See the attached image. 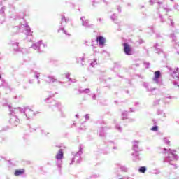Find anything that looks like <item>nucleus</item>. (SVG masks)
Wrapping results in <instances>:
<instances>
[{"mask_svg": "<svg viewBox=\"0 0 179 179\" xmlns=\"http://www.w3.org/2000/svg\"><path fill=\"white\" fill-rule=\"evenodd\" d=\"M124 52L126 55H132V48L127 43H123Z\"/></svg>", "mask_w": 179, "mask_h": 179, "instance_id": "nucleus-1", "label": "nucleus"}, {"mask_svg": "<svg viewBox=\"0 0 179 179\" xmlns=\"http://www.w3.org/2000/svg\"><path fill=\"white\" fill-rule=\"evenodd\" d=\"M96 41L99 43V45H104V44H106V38L103 36L98 37Z\"/></svg>", "mask_w": 179, "mask_h": 179, "instance_id": "nucleus-2", "label": "nucleus"}, {"mask_svg": "<svg viewBox=\"0 0 179 179\" xmlns=\"http://www.w3.org/2000/svg\"><path fill=\"white\" fill-rule=\"evenodd\" d=\"M25 170L24 169H17L15 170V173H14V175L15 176H23V174H24L25 173Z\"/></svg>", "mask_w": 179, "mask_h": 179, "instance_id": "nucleus-3", "label": "nucleus"}, {"mask_svg": "<svg viewBox=\"0 0 179 179\" xmlns=\"http://www.w3.org/2000/svg\"><path fill=\"white\" fill-rule=\"evenodd\" d=\"M64 157V152H62V150H59L58 151V153L56 155V159L57 160H62Z\"/></svg>", "mask_w": 179, "mask_h": 179, "instance_id": "nucleus-4", "label": "nucleus"}, {"mask_svg": "<svg viewBox=\"0 0 179 179\" xmlns=\"http://www.w3.org/2000/svg\"><path fill=\"white\" fill-rule=\"evenodd\" d=\"M155 74V80L159 79L160 78V71H157L154 73Z\"/></svg>", "mask_w": 179, "mask_h": 179, "instance_id": "nucleus-5", "label": "nucleus"}, {"mask_svg": "<svg viewBox=\"0 0 179 179\" xmlns=\"http://www.w3.org/2000/svg\"><path fill=\"white\" fill-rule=\"evenodd\" d=\"M138 171L139 173H145L146 172V167L145 166L140 167V169H138Z\"/></svg>", "mask_w": 179, "mask_h": 179, "instance_id": "nucleus-6", "label": "nucleus"}, {"mask_svg": "<svg viewBox=\"0 0 179 179\" xmlns=\"http://www.w3.org/2000/svg\"><path fill=\"white\" fill-rule=\"evenodd\" d=\"M158 129H159V127L157 126H155L152 127L151 131H154V132H156L157 131Z\"/></svg>", "mask_w": 179, "mask_h": 179, "instance_id": "nucleus-7", "label": "nucleus"}, {"mask_svg": "<svg viewBox=\"0 0 179 179\" xmlns=\"http://www.w3.org/2000/svg\"><path fill=\"white\" fill-rule=\"evenodd\" d=\"M62 22H64H64H66V20L65 19V17H62Z\"/></svg>", "mask_w": 179, "mask_h": 179, "instance_id": "nucleus-8", "label": "nucleus"}, {"mask_svg": "<svg viewBox=\"0 0 179 179\" xmlns=\"http://www.w3.org/2000/svg\"><path fill=\"white\" fill-rule=\"evenodd\" d=\"M175 152H176V150H171V155H176Z\"/></svg>", "mask_w": 179, "mask_h": 179, "instance_id": "nucleus-9", "label": "nucleus"}, {"mask_svg": "<svg viewBox=\"0 0 179 179\" xmlns=\"http://www.w3.org/2000/svg\"><path fill=\"white\" fill-rule=\"evenodd\" d=\"M176 71L179 72V69H176Z\"/></svg>", "mask_w": 179, "mask_h": 179, "instance_id": "nucleus-10", "label": "nucleus"}, {"mask_svg": "<svg viewBox=\"0 0 179 179\" xmlns=\"http://www.w3.org/2000/svg\"><path fill=\"white\" fill-rule=\"evenodd\" d=\"M0 79H1V75H0Z\"/></svg>", "mask_w": 179, "mask_h": 179, "instance_id": "nucleus-11", "label": "nucleus"}]
</instances>
